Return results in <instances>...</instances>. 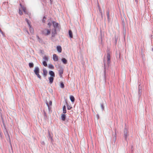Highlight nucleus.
<instances>
[{"label":"nucleus","instance_id":"b1692460","mask_svg":"<svg viewBox=\"0 0 153 153\" xmlns=\"http://www.w3.org/2000/svg\"><path fill=\"white\" fill-rule=\"evenodd\" d=\"M60 87L62 88H63L64 87V84L62 82H61L60 83Z\"/></svg>","mask_w":153,"mask_h":153},{"label":"nucleus","instance_id":"423d86ee","mask_svg":"<svg viewBox=\"0 0 153 153\" xmlns=\"http://www.w3.org/2000/svg\"><path fill=\"white\" fill-rule=\"evenodd\" d=\"M52 23L53 25V26L54 28H55L58 27V23L54 21H52Z\"/></svg>","mask_w":153,"mask_h":153},{"label":"nucleus","instance_id":"1a4fd4ad","mask_svg":"<svg viewBox=\"0 0 153 153\" xmlns=\"http://www.w3.org/2000/svg\"><path fill=\"white\" fill-rule=\"evenodd\" d=\"M61 119L63 121H65L66 119V115L65 114H62L61 115Z\"/></svg>","mask_w":153,"mask_h":153},{"label":"nucleus","instance_id":"9b49d317","mask_svg":"<svg viewBox=\"0 0 153 153\" xmlns=\"http://www.w3.org/2000/svg\"><path fill=\"white\" fill-rule=\"evenodd\" d=\"M110 61V56L109 53L107 54V61L108 63L109 64Z\"/></svg>","mask_w":153,"mask_h":153},{"label":"nucleus","instance_id":"bb28decb","mask_svg":"<svg viewBox=\"0 0 153 153\" xmlns=\"http://www.w3.org/2000/svg\"><path fill=\"white\" fill-rule=\"evenodd\" d=\"M67 107L68 110H70L72 108L71 107L68 105H67Z\"/></svg>","mask_w":153,"mask_h":153},{"label":"nucleus","instance_id":"7ed1b4c3","mask_svg":"<svg viewBox=\"0 0 153 153\" xmlns=\"http://www.w3.org/2000/svg\"><path fill=\"white\" fill-rule=\"evenodd\" d=\"M20 5L21 7V9L20 8L19 9V13L20 15H21L22 14V13L21 11L22 10L25 13V14H27V13H26V8L25 7H22L21 4H20Z\"/></svg>","mask_w":153,"mask_h":153},{"label":"nucleus","instance_id":"4468645a","mask_svg":"<svg viewBox=\"0 0 153 153\" xmlns=\"http://www.w3.org/2000/svg\"><path fill=\"white\" fill-rule=\"evenodd\" d=\"M70 99L72 102H74L75 100V98L74 96L71 95L70 97Z\"/></svg>","mask_w":153,"mask_h":153},{"label":"nucleus","instance_id":"f03ea898","mask_svg":"<svg viewBox=\"0 0 153 153\" xmlns=\"http://www.w3.org/2000/svg\"><path fill=\"white\" fill-rule=\"evenodd\" d=\"M42 33L45 36L49 35L51 33V30L48 29H45L42 31Z\"/></svg>","mask_w":153,"mask_h":153},{"label":"nucleus","instance_id":"473e14b6","mask_svg":"<svg viewBox=\"0 0 153 153\" xmlns=\"http://www.w3.org/2000/svg\"><path fill=\"white\" fill-rule=\"evenodd\" d=\"M152 50H153V49H152Z\"/></svg>","mask_w":153,"mask_h":153},{"label":"nucleus","instance_id":"f257e3e1","mask_svg":"<svg viewBox=\"0 0 153 153\" xmlns=\"http://www.w3.org/2000/svg\"><path fill=\"white\" fill-rule=\"evenodd\" d=\"M34 72L35 74L36 75L37 77L40 79H41V76L39 74V69L38 67H36L35 68Z\"/></svg>","mask_w":153,"mask_h":153},{"label":"nucleus","instance_id":"aec40b11","mask_svg":"<svg viewBox=\"0 0 153 153\" xmlns=\"http://www.w3.org/2000/svg\"><path fill=\"white\" fill-rule=\"evenodd\" d=\"M63 113H66V107L65 105H64L63 108Z\"/></svg>","mask_w":153,"mask_h":153},{"label":"nucleus","instance_id":"5701e85b","mask_svg":"<svg viewBox=\"0 0 153 153\" xmlns=\"http://www.w3.org/2000/svg\"><path fill=\"white\" fill-rule=\"evenodd\" d=\"M52 24H53L52 22H49L48 24V26H49V27H50L51 26Z\"/></svg>","mask_w":153,"mask_h":153},{"label":"nucleus","instance_id":"f3484780","mask_svg":"<svg viewBox=\"0 0 153 153\" xmlns=\"http://www.w3.org/2000/svg\"><path fill=\"white\" fill-rule=\"evenodd\" d=\"M48 59L49 58L46 56H44L43 57V59H44V61H48Z\"/></svg>","mask_w":153,"mask_h":153},{"label":"nucleus","instance_id":"0eeeda50","mask_svg":"<svg viewBox=\"0 0 153 153\" xmlns=\"http://www.w3.org/2000/svg\"><path fill=\"white\" fill-rule=\"evenodd\" d=\"M57 50L59 53H61L62 51V48L60 46H57L56 47Z\"/></svg>","mask_w":153,"mask_h":153},{"label":"nucleus","instance_id":"ddd939ff","mask_svg":"<svg viewBox=\"0 0 153 153\" xmlns=\"http://www.w3.org/2000/svg\"><path fill=\"white\" fill-rule=\"evenodd\" d=\"M69 34L70 38H73V34L71 30H69Z\"/></svg>","mask_w":153,"mask_h":153},{"label":"nucleus","instance_id":"9d476101","mask_svg":"<svg viewBox=\"0 0 153 153\" xmlns=\"http://www.w3.org/2000/svg\"><path fill=\"white\" fill-rule=\"evenodd\" d=\"M53 77L50 76L49 78V82L50 83H52L53 82Z\"/></svg>","mask_w":153,"mask_h":153},{"label":"nucleus","instance_id":"c756f323","mask_svg":"<svg viewBox=\"0 0 153 153\" xmlns=\"http://www.w3.org/2000/svg\"><path fill=\"white\" fill-rule=\"evenodd\" d=\"M26 21L27 22V23L28 24H29V22H28V20L27 19H26Z\"/></svg>","mask_w":153,"mask_h":153},{"label":"nucleus","instance_id":"20e7f679","mask_svg":"<svg viewBox=\"0 0 153 153\" xmlns=\"http://www.w3.org/2000/svg\"><path fill=\"white\" fill-rule=\"evenodd\" d=\"M56 29L54 28L52 30V37H54L55 35L56 34Z\"/></svg>","mask_w":153,"mask_h":153},{"label":"nucleus","instance_id":"412c9836","mask_svg":"<svg viewBox=\"0 0 153 153\" xmlns=\"http://www.w3.org/2000/svg\"><path fill=\"white\" fill-rule=\"evenodd\" d=\"M48 67L49 68L51 69H53L54 68L52 64H49Z\"/></svg>","mask_w":153,"mask_h":153},{"label":"nucleus","instance_id":"39448f33","mask_svg":"<svg viewBox=\"0 0 153 153\" xmlns=\"http://www.w3.org/2000/svg\"><path fill=\"white\" fill-rule=\"evenodd\" d=\"M53 59L54 61H57L58 60V56L56 54H54L53 55Z\"/></svg>","mask_w":153,"mask_h":153},{"label":"nucleus","instance_id":"393cba45","mask_svg":"<svg viewBox=\"0 0 153 153\" xmlns=\"http://www.w3.org/2000/svg\"><path fill=\"white\" fill-rule=\"evenodd\" d=\"M46 17L45 16H44L43 17V19L42 20V22L43 23H45V20H46Z\"/></svg>","mask_w":153,"mask_h":153},{"label":"nucleus","instance_id":"6e6552de","mask_svg":"<svg viewBox=\"0 0 153 153\" xmlns=\"http://www.w3.org/2000/svg\"><path fill=\"white\" fill-rule=\"evenodd\" d=\"M63 70L62 69H60L59 71V75L60 77H61L62 76V74H63Z\"/></svg>","mask_w":153,"mask_h":153},{"label":"nucleus","instance_id":"a878e982","mask_svg":"<svg viewBox=\"0 0 153 153\" xmlns=\"http://www.w3.org/2000/svg\"><path fill=\"white\" fill-rule=\"evenodd\" d=\"M33 63H29V67L30 68L33 67Z\"/></svg>","mask_w":153,"mask_h":153},{"label":"nucleus","instance_id":"f8f14e48","mask_svg":"<svg viewBox=\"0 0 153 153\" xmlns=\"http://www.w3.org/2000/svg\"><path fill=\"white\" fill-rule=\"evenodd\" d=\"M49 74L51 76L54 77L55 76V74L52 71H50L49 72Z\"/></svg>","mask_w":153,"mask_h":153},{"label":"nucleus","instance_id":"c85d7f7f","mask_svg":"<svg viewBox=\"0 0 153 153\" xmlns=\"http://www.w3.org/2000/svg\"><path fill=\"white\" fill-rule=\"evenodd\" d=\"M49 105H52V102L51 101H50L49 102Z\"/></svg>","mask_w":153,"mask_h":153},{"label":"nucleus","instance_id":"dca6fc26","mask_svg":"<svg viewBox=\"0 0 153 153\" xmlns=\"http://www.w3.org/2000/svg\"><path fill=\"white\" fill-rule=\"evenodd\" d=\"M62 62L65 64H66L67 63V60L65 58H62Z\"/></svg>","mask_w":153,"mask_h":153},{"label":"nucleus","instance_id":"cd10ccee","mask_svg":"<svg viewBox=\"0 0 153 153\" xmlns=\"http://www.w3.org/2000/svg\"><path fill=\"white\" fill-rule=\"evenodd\" d=\"M107 16L108 18L109 19V11L107 12Z\"/></svg>","mask_w":153,"mask_h":153},{"label":"nucleus","instance_id":"7c9ffc66","mask_svg":"<svg viewBox=\"0 0 153 153\" xmlns=\"http://www.w3.org/2000/svg\"><path fill=\"white\" fill-rule=\"evenodd\" d=\"M135 0V1L136 2H137L138 1H137L138 0Z\"/></svg>","mask_w":153,"mask_h":153},{"label":"nucleus","instance_id":"2f4dec72","mask_svg":"<svg viewBox=\"0 0 153 153\" xmlns=\"http://www.w3.org/2000/svg\"><path fill=\"white\" fill-rule=\"evenodd\" d=\"M49 135H50V132H49Z\"/></svg>","mask_w":153,"mask_h":153},{"label":"nucleus","instance_id":"4be33fe9","mask_svg":"<svg viewBox=\"0 0 153 153\" xmlns=\"http://www.w3.org/2000/svg\"><path fill=\"white\" fill-rule=\"evenodd\" d=\"M43 65L45 67L47 66V64L46 61H44L42 62Z\"/></svg>","mask_w":153,"mask_h":153},{"label":"nucleus","instance_id":"a211bd4d","mask_svg":"<svg viewBox=\"0 0 153 153\" xmlns=\"http://www.w3.org/2000/svg\"><path fill=\"white\" fill-rule=\"evenodd\" d=\"M29 30L30 31V32L31 33H33L34 32L33 29L32 28L30 25H29Z\"/></svg>","mask_w":153,"mask_h":153},{"label":"nucleus","instance_id":"6ab92c4d","mask_svg":"<svg viewBox=\"0 0 153 153\" xmlns=\"http://www.w3.org/2000/svg\"><path fill=\"white\" fill-rule=\"evenodd\" d=\"M43 74L44 75H45V76H46L47 74V72L45 69H43Z\"/></svg>","mask_w":153,"mask_h":153},{"label":"nucleus","instance_id":"2eb2a0df","mask_svg":"<svg viewBox=\"0 0 153 153\" xmlns=\"http://www.w3.org/2000/svg\"><path fill=\"white\" fill-rule=\"evenodd\" d=\"M127 131L126 129L124 130V135L126 138L127 136Z\"/></svg>","mask_w":153,"mask_h":153}]
</instances>
